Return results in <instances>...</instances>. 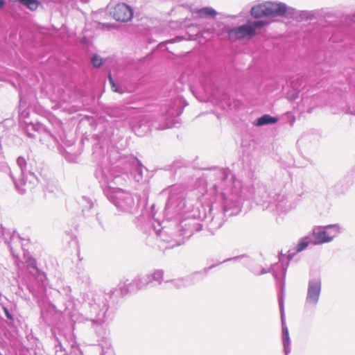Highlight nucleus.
Masks as SVG:
<instances>
[{"label":"nucleus","instance_id":"1","mask_svg":"<svg viewBox=\"0 0 355 355\" xmlns=\"http://www.w3.org/2000/svg\"><path fill=\"white\" fill-rule=\"evenodd\" d=\"M288 10L287 6L282 3L266 1L254 6L250 10V14L254 18L264 17L284 16Z\"/></svg>","mask_w":355,"mask_h":355},{"label":"nucleus","instance_id":"2","mask_svg":"<svg viewBox=\"0 0 355 355\" xmlns=\"http://www.w3.org/2000/svg\"><path fill=\"white\" fill-rule=\"evenodd\" d=\"M268 24L265 21H248L245 24L232 29L230 37L234 40H250L258 33V30Z\"/></svg>","mask_w":355,"mask_h":355},{"label":"nucleus","instance_id":"3","mask_svg":"<svg viewBox=\"0 0 355 355\" xmlns=\"http://www.w3.org/2000/svg\"><path fill=\"white\" fill-rule=\"evenodd\" d=\"M340 233V228L337 225H329L324 229L317 228L313 232V244H322L331 241Z\"/></svg>","mask_w":355,"mask_h":355},{"label":"nucleus","instance_id":"4","mask_svg":"<svg viewBox=\"0 0 355 355\" xmlns=\"http://www.w3.org/2000/svg\"><path fill=\"white\" fill-rule=\"evenodd\" d=\"M113 17L119 21H128L132 18L133 12L130 7L125 3H119L113 9Z\"/></svg>","mask_w":355,"mask_h":355},{"label":"nucleus","instance_id":"5","mask_svg":"<svg viewBox=\"0 0 355 355\" xmlns=\"http://www.w3.org/2000/svg\"><path fill=\"white\" fill-rule=\"evenodd\" d=\"M321 291V283L320 281H311L309 284L306 302L309 304H316L318 301Z\"/></svg>","mask_w":355,"mask_h":355},{"label":"nucleus","instance_id":"6","mask_svg":"<svg viewBox=\"0 0 355 355\" xmlns=\"http://www.w3.org/2000/svg\"><path fill=\"white\" fill-rule=\"evenodd\" d=\"M278 121V118L273 117L269 114H264L258 118L254 122V125L256 126H262L267 124L275 123Z\"/></svg>","mask_w":355,"mask_h":355},{"label":"nucleus","instance_id":"7","mask_svg":"<svg viewBox=\"0 0 355 355\" xmlns=\"http://www.w3.org/2000/svg\"><path fill=\"white\" fill-rule=\"evenodd\" d=\"M196 14L198 17L199 18H205V17H215L217 15L216 11L210 7H205L200 8L196 11Z\"/></svg>","mask_w":355,"mask_h":355},{"label":"nucleus","instance_id":"8","mask_svg":"<svg viewBox=\"0 0 355 355\" xmlns=\"http://www.w3.org/2000/svg\"><path fill=\"white\" fill-rule=\"evenodd\" d=\"M17 1L26 6L31 11H35L40 4L39 0H17Z\"/></svg>","mask_w":355,"mask_h":355},{"label":"nucleus","instance_id":"9","mask_svg":"<svg viewBox=\"0 0 355 355\" xmlns=\"http://www.w3.org/2000/svg\"><path fill=\"white\" fill-rule=\"evenodd\" d=\"M311 243V239L308 236H305L302 239L295 248L296 252H300L306 249Z\"/></svg>","mask_w":355,"mask_h":355},{"label":"nucleus","instance_id":"10","mask_svg":"<svg viewBox=\"0 0 355 355\" xmlns=\"http://www.w3.org/2000/svg\"><path fill=\"white\" fill-rule=\"evenodd\" d=\"M92 63L94 67H99L103 64L102 58L95 54L92 58Z\"/></svg>","mask_w":355,"mask_h":355},{"label":"nucleus","instance_id":"11","mask_svg":"<svg viewBox=\"0 0 355 355\" xmlns=\"http://www.w3.org/2000/svg\"><path fill=\"white\" fill-rule=\"evenodd\" d=\"M109 80L110 84L112 85V87L114 89V91H116L115 89H114V87H115V84L110 74L109 75Z\"/></svg>","mask_w":355,"mask_h":355},{"label":"nucleus","instance_id":"12","mask_svg":"<svg viewBox=\"0 0 355 355\" xmlns=\"http://www.w3.org/2000/svg\"><path fill=\"white\" fill-rule=\"evenodd\" d=\"M6 5L5 0H0V8H2Z\"/></svg>","mask_w":355,"mask_h":355},{"label":"nucleus","instance_id":"13","mask_svg":"<svg viewBox=\"0 0 355 355\" xmlns=\"http://www.w3.org/2000/svg\"><path fill=\"white\" fill-rule=\"evenodd\" d=\"M5 313H6V315L8 318L9 319H12V316L9 313L8 311V310H5Z\"/></svg>","mask_w":355,"mask_h":355},{"label":"nucleus","instance_id":"14","mask_svg":"<svg viewBox=\"0 0 355 355\" xmlns=\"http://www.w3.org/2000/svg\"><path fill=\"white\" fill-rule=\"evenodd\" d=\"M352 21H353L354 22H355V14H354V15H353V17H352Z\"/></svg>","mask_w":355,"mask_h":355},{"label":"nucleus","instance_id":"15","mask_svg":"<svg viewBox=\"0 0 355 355\" xmlns=\"http://www.w3.org/2000/svg\"><path fill=\"white\" fill-rule=\"evenodd\" d=\"M33 262H34V263H33V268H35V260H33Z\"/></svg>","mask_w":355,"mask_h":355},{"label":"nucleus","instance_id":"16","mask_svg":"<svg viewBox=\"0 0 355 355\" xmlns=\"http://www.w3.org/2000/svg\"><path fill=\"white\" fill-rule=\"evenodd\" d=\"M102 24H103L104 26H107V27L108 26V25H107V24H104V23H103Z\"/></svg>","mask_w":355,"mask_h":355}]
</instances>
